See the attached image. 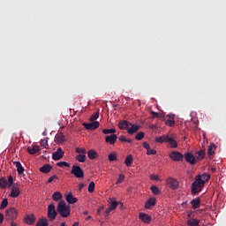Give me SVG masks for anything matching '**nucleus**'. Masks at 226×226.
Segmentation results:
<instances>
[{"instance_id": "7ed1b4c3", "label": "nucleus", "mask_w": 226, "mask_h": 226, "mask_svg": "<svg viewBox=\"0 0 226 226\" xmlns=\"http://www.w3.org/2000/svg\"><path fill=\"white\" fill-rule=\"evenodd\" d=\"M204 182L200 178L196 177L194 182L192 185V195H196V193H199V192H200V190L204 188Z\"/></svg>"}, {"instance_id": "58836bf2", "label": "nucleus", "mask_w": 226, "mask_h": 226, "mask_svg": "<svg viewBox=\"0 0 226 226\" xmlns=\"http://www.w3.org/2000/svg\"><path fill=\"white\" fill-rule=\"evenodd\" d=\"M6 186H8V180H6L4 177L0 178V187L6 188Z\"/></svg>"}, {"instance_id": "4c0bfd02", "label": "nucleus", "mask_w": 226, "mask_h": 226, "mask_svg": "<svg viewBox=\"0 0 226 226\" xmlns=\"http://www.w3.org/2000/svg\"><path fill=\"white\" fill-rule=\"evenodd\" d=\"M165 124L167 126H174L176 124V121L174 120V117H170L169 119L166 120Z\"/></svg>"}, {"instance_id": "f8f14e48", "label": "nucleus", "mask_w": 226, "mask_h": 226, "mask_svg": "<svg viewBox=\"0 0 226 226\" xmlns=\"http://www.w3.org/2000/svg\"><path fill=\"white\" fill-rule=\"evenodd\" d=\"M64 156V151H63L62 147H59L56 149V152L53 153L52 154V159L55 161L61 160Z\"/></svg>"}, {"instance_id": "4be33fe9", "label": "nucleus", "mask_w": 226, "mask_h": 226, "mask_svg": "<svg viewBox=\"0 0 226 226\" xmlns=\"http://www.w3.org/2000/svg\"><path fill=\"white\" fill-rule=\"evenodd\" d=\"M27 153H29V154H36V153H40V146L35 145L34 147H28Z\"/></svg>"}, {"instance_id": "052dcab7", "label": "nucleus", "mask_w": 226, "mask_h": 226, "mask_svg": "<svg viewBox=\"0 0 226 226\" xmlns=\"http://www.w3.org/2000/svg\"><path fill=\"white\" fill-rule=\"evenodd\" d=\"M83 215H89V212L84 211V212H83Z\"/></svg>"}, {"instance_id": "7c9ffc66", "label": "nucleus", "mask_w": 226, "mask_h": 226, "mask_svg": "<svg viewBox=\"0 0 226 226\" xmlns=\"http://www.w3.org/2000/svg\"><path fill=\"white\" fill-rule=\"evenodd\" d=\"M124 163L126 167H132V163H133V156L132 154L127 155Z\"/></svg>"}, {"instance_id": "13d9d810", "label": "nucleus", "mask_w": 226, "mask_h": 226, "mask_svg": "<svg viewBox=\"0 0 226 226\" xmlns=\"http://www.w3.org/2000/svg\"><path fill=\"white\" fill-rule=\"evenodd\" d=\"M85 185L84 184H79V191L80 192L82 188H84Z\"/></svg>"}, {"instance_id": "393cba45", "label": "nucleus", "mask_w": 226, "mask_h": 226, "mask_svg": "<svg viewBox=\"0 0 226 226\" xmlns=\"http://www.w3.org/2000/svg\"><path fill=\"white\" fill-rule=\"evenodd\" d=\"M65 200L68 204H75L77 202V198L73 197V194L72 192L65 196Z\"/></svg>"}, {"instance_id": "9d476101", "label": "nucleus", "mask_w": 226, "mask_h": 226, "mask_svg": "<svg viewBox=\"0 0 226 226\" xmlns=\"http://www.w3.org/2000/svg\"><path fill=\"white\" fill-rule=\"evenodd\" d=\"M83 126L86 128V130H96L100 126V122L94 121L92 123H84Z\"/></svg>"}, {"instance_id": "6ab92c4d", "label": "nucleus", "mask_w": 226, "mask_h": 226, "mask_svg": "<svg viewBox=\"0 0 226 226\" xmlns=\"http://www.w3.org/2000/svg\"><path fill=\"white\" fill-rule=\"evenodd\" d=\"M138 130H140V126L131 124V126L127 129V133H129V135H133V133H137Z\"/></svg>"}, {"instance_id": "864d4df0", "label": "nucleus", "mask_w": 226, "mask_h": 226, "mask_svg": "<svg viewBox=\"0 0 226 226\" xmlns=\"http://www.w3.org/2000/svg\"><path fill=\"white\" fill-rule=\"evenodd\" d=\"M150 113L152 114V118L153 119H156V117H158V113L157 112L151 111Z\"/></svg>"}, {"instance_id": "4468645a", "label": "nucleus", "mask_w": 226, "mask_h": 226, "mask_svg": "<svg viewBox=\"0 0 226 226\" xmlns=\"http://www.w3.org/2000/svg\"><path fill=\"white\" fill-rule=\"evenodd\" d=\"M117 126L120 130H128L132 126V123L127 120H121Z\"/></svg>"}, {"instance_id": "de8ad7c7", "label": "nucleus", "mask_w": 226, "mask_h": 226, "mask_svg": "<svg viewBox=\"0 0 226 226\" xmlns=\"http://www.w3.org/2000/svg\"><path fill=\"white\" fill-rule=\"evenodd\" d=\"M124 181V176L123 174L118 175V179L117 181V185H120V183Z\"/></svg>"}, {"instance_id": "39448f33", "label": "nucleus", "mask_w": 226, "mask_h": 226, "mask_svg": "<svg viewBox=\"0 0 226 226\" xmlns=\"http://www.w3.org/2000/svg\"><path fill=\"white\" fill-rule=\"evenodd\" d=\"M57 210H56V206L54 204H49L48 206V218L49 222H54L56 216H57Z\"/></svg>"}, {"instance_id": "0e129e2a", "label": "nucleus", "mask_w": 226, "mask_h": 226, "mask_svg": "<svg viewBox=\"0 0 226 226\" xmlns=\"http://www.w3.org/2000/svg\"><path fill=\"white\" fill-rule=\"evenodd\" d=\"M72 226H79V222H74Z\"/></svg>"}, {"instance_id": "2eb2a0df", "label": "nucleus", "mask_w": 226, "mask_h": 226, "mask_svg": "<svg viewBox=\"0 0 226 226\" xmlns=\"http://www.w3.org/2000/svg\"><path fill=\"white\" fill-rule=\"evenodd\" d=\"M139 220H141V222H143V223H147L149 224L151 223V215L146 214V213H140L139 214Z\"/></svg>"}, {"instance_id": "f257e3e1", "label": "nucleus", "mask_w": 226, "mask_h": 226, "mask_svg": "<svg viewBox=\"0 0 226 226\" xmlns=\"http://www.w3.org/2000/svg\"><path fill=\"white\" fill-rule=\"evenodd\" d=\"M56 212L62 218H68L72 213V207L70 205H66V201L60 200L56 207Z\"/></svg>"}, {"instance_id": "338daca9", "label": "nucleus", "mask_w": 226, "mask_h": 226, "mask_svg": "<svg viewBox=\"0 0 226 226\" xmlns=\"http://www.w3.org/2000/svg\"><path fill=\"white\" fill-rule=\"evenodd\" d=\"M60 226H66V223L62 222V223L60 224Z\"/></svg>"}, {"instance_id": "72a5a7b5", "label": "nucleus", "mask_w": 226, "mask_h": 226, "mask_svg": "<svg viewBox=\"0 0 226 226\" xmlns=\"http://www.w3.org/2000/svg\"><path fill=\"white\" fill-rule=\"evenodd\" d=\"M168 138H169V136H167V135L160 136L155 139V142H157L158 144H163V142H167Z\"/></svg>"}, {"instance_id": "bb28decb", "label": "nucleus", "mask_w": 226, "mask_h": 226, "mask_svg": "<svg viewBox=\"0 0 226 226\" xmlns=\"http://www.w3.org/2000/svg\"><path fill=\"white\" fill-rule=\"evenodd\" d=\"M87 156L90 160H96V158H98V153L92 149L87 152Z\"/></svg>"}, {"instance_id": "79ce46f5", "label": "nucleus", "mask_w": 226, "mask_h": 226, "mask_svg": "<svg viewBox=\"0 0 226 226\" xmlns=\"http://www.w3.org/2000/svg\"><path fill=\"white\" fill-rule=\"evenodd\" d=\"M144 132H138L135 136V139L136 140H142L143 138H144Z\"/></svg>"}, {"instance_id": "f704fd0d", "label": "nucleus", "mask_w": 226, "mask_h": 226, "mask_svg": "<svg viewBox=\"0 0 226 226\" xmlns=\"http://www.w3.org/2000/svg\"><path fill=\"white\" fill-rule=\"evenodd\" d=\"M108 159L109 162H116L117 161V154L116 152H113L108 155Z\"/></svg>"}, {"instance_id": "f03ea898", "label": "nucleus", "mask_w": 226, "mask_h": 226, "mask_svg": "<svg viewBox=\"0 0 226 226\" xmlns=\"http://www.w3.org/2000/svg\"><path fill=\"white\" fill-rule=\"evenodd\" d=\"M109 207L106 208L105 212H104V216H109V213L114 211V209H116V207H117V206H121L123 207V203L121 202H117V200H116V198H109Z\"/></svg>"}, {"instance_id": "aec40b11", "label": "nucleus", "mask_w": 226, "mask_h": 226, "mask_svg": "<svg viewBox=\"0 0 226 226\" xmlns=\"http://www.w3.org/2000/svg\"><path fill=\"white\" fill-rule=\"evenodd\" d=\"M196 177L200 179L204 185H206V183H207V181L211 179V176L207 173H203L202 175H197Z\"/></svg>"}, {"instance_id": "ddd939ff", "label": "nucleus", "mask_w": 226, "mask_h": 226, "mask_svg": "<svg viewBox=\"0 0 226 226\" xmlns=\"http://www.w3.org/2000/svg\"><path fill=\"white\" fill-rule=\"evenodd\" d=\"M117 141V135L116 134H110L105 137V142L107 144H110V146H114Z\"/></svg>"}, {"instance_id": "6e6552de", "label": "nucleus", "mask_w": 226, "mask_h": 226, "mask_svg": "<svg viewBox=\"0 0 226 226\" xmlns=\"http://www.w3.org/2000/svg\"><path fill=\"white\" fill-rule=\"evenodd\" d=\"M184 158L187 163H190V165H196L197 163V159L195 158V155L190 152H186L184 154Z\"/></svg>"}, {"instance_id": "8fccbe9b", "label": "nucleus", "mask_w": 226, "mask_h": 226, "mask_svg": "<svg viewBox=\"0 0 226 226\" xmlns=\"http://www.w3.org/2000/svg\"><path fill=\"white\" fill-rule=\"evenodd\" d=\"M58 179L57 175H53L48 179V183H52V181Z\"/></svg>"}, {"instance_id": "603ef678", "label": "nucleus", "mask_w": 226, "mask_h": 226, "mask_svg": "<svg viewBox=\"0 0 226 226\" xmlns=\"http://www.w3.org/2000/svg\"><path fill=\"white\" fill-rule=\"evenodd\" d=\"M150 179H152L154 181H158V179H159L158 175H151Z\"/></svg>"}, {"instance_id": "f3484780", "label": "nucleus", "mask_w": 226, "mask_h": 226, "mask_svg": "<svg viewBox=\"0 0 226 226\" xmlns=\"http://www.w3.org/2000/svg\"><path fill=\"white\" fill-rule=\"evenodd\" d=\"M142 146L144 149H147V154L148 155L156 154V150L151 149V146H149V143H147V141H144L142 143Z\"/></svg>"}, {"instance_id": "4d7b16f0", "label": "nucleus", "mask_w": 226, "mask_h": 226, "mask_svg": "<svg viewBox=\"0 0 226 226\" xmlns=\"http://www.w3.org/2000/svg\"><path fill=\"white\" fill-rule=\"evenodd\" d=\"M4 222V215L0 214V223H3Z\"/></svg>"}, {"instance_id": "09e8293b", "label": "nucleus", "mask_w": 226, "mask_h": 226, "mask_svg": "<svg viewBox=\"0 0 226 226\" xmlns=\"http://www.w3.org/2000/svg\"><path fill=\"white\" fill-rule=\"evenodd\" d=\"M41 146L42 147H47V146H49V141L47 139H41Z\"/></svg>"}, {"instance_id": "c9c22d12", "label": "nucleus", "mask_w": 226, "mask_h": 226, "mask_svg": "<svg viewBox=\"0 0 226 226\" xmlns=\"http://www.w3.org/2000/svg\"><path fill=\"white\" fill-rule=\"evenodd\" d=\"M75 160L79 162V163H84V162H86V155L79 154L76 155Z\"/></svg>"}, {"instance_id": "c756f323", "label": "nucleus", "mask_w": 226, "mask_h": 226, "mask_svg": "<svg viewBox=\"0 0 226 226\" xmlns=\"http://www.w3.org/2000/svg\"><path fill=\"white\" fill-rule=\"evenodd\" d=\"M55 139H56V142H59L60 144H63V142H64V140H66V137L63 133L56 134Z\"/></svg>"}, {"instance_id": "a211bd4d", "label": "nucleus", "mask_w": 226, "mask_h": 226, "mask_svg": "<svg viewBox=\"0 0 226 226\" xmlns=\"http://www.w3.org/2000/svg\"><path fill=\"white\" fill-rule=\"evenodd\" d=\"M205 156H206V151L204 150L198 151L194 155L196 159V163H199V162L202 161V159L205 158Z\"/></svg>"}, {"instance_id": "9b49d317", "label": "nucleus", "mask_w": 226, "mask_h": 226, "mask_svg": "<svg viewBox=\"0 0 226 226\" xmlns=\"http://www.w3.org/2000/svg\"><path fill=\"white\" fill-rule=\"evenodd\" d=\"M20 195V189L19 188V185L13 184L11 191L10 196L13 199H17Z\"/></svg>"}, {"instance_id": "423d86ee", "label": "nucleus", "mask_w": 226, "mask_h": 226, "mask_svg": "<svg viewBox=\"0 0 226 226\" xmlns=\"http://www.w3.org/2000/svg\"><path fill=\"white\" fill-rule=\"evenodd\" d=\"M71 174H73L78 179H82L84 177V170L80 166L73 165L71 170Z\"/></svg>"}, {"instance_id": "680f3d73", "label": "nucleus", "mask_w": 226, "mask_h": 226, "mask_svg": "<svg viewBox=\"0 0 226 226\" xmlns=\"http://www.w3.org/2000/svg\"><path fill=\"white\" fill-rule=\"evenodd\" d=\"M11 226H17V223L11 222Z\"/></svg>"}, {"instance_id": "0eeeda50", "label": "nucleus", "mask_w": 226, "mask_h": 226, "mask_svg": "<svg viewBox=\"0 0 226 226\" xmlns=\"http://www.w3.org/2000/svg\"><path fill=\"white\" fill-rule=\"evenodd\" d=\"M170 158L173 161V162H183V159L185 158V156L183 155V154L177 152V151H172L170 154H169Z\"/></svg>"}, {"instance_id": "37998d69", "label": "nucleus", "mask_w": 226, "mask_h": 226, "mask_svg": "<svg viewBox=\"0 0 226 226\" xmlns=\"http://www.w3.org/2000/svg\"><path fill=\"white\" fill-rule=\"evenodd\" d=\"M98 117H100V114L98 112H95L90 117V121L94 122L96 121V119H98Z\"/></svg>"}, {"instance_id": "dca6fc26", "label": "nucleus", "mask_w": 226, "mask_h": 226, "mask_svg": "<svg viewBox=\"0 0 226 226\" xmlns=\"http://www.w3.org/2000/svg\"><path fill=\"white\" fill-rule=\"evenodd\" d=\"M156 206V198H150L145 203V209H151Z\"/></svg>"}, {"instance_id": "6e6d98bb", "label": "nucleus", "mask_w": 226, "mask_h": 226, "mask_svg": "<svg viewBox=\"0 0 226 226\" xmlns=\"http://www.w3.org/2000/svg\"><path fill=\"white\" fill-rule=\"evenodd\" d=\"M159 119H164L165 118V115L163 113H158V117Z\"/></svg>"}, {"instance_id": "a19ab883", "label": "nucleus", "mask_w": 226, "mask_h": 226, "mask_svg": "<svg viewBox=\"0 0 226 226\" xmlns=\"http://www.w3.org/2000/svg\"><path fill=\"white\" fill-rule=\"evenodd\" d=\"M6 207H8V199H4L2 200L0 209H6Z\"/></svg>"}, {"instance_id": "e2e57ef3", "label": "nucleus", "mask_w": 226, "mask_h": 226, "mask_svg": "<svg viewBox=\"0 0 226 226\" xmlns=\"http://www.w3.org/2000/svg\"><path fill=\"white\" fill-rule=\"evenodd\" d=\"M86 220H87V221L91 220V215L87 216V217L86 218Z\"/></svg>"}, {"instance_id": "2f4dec72", "label": "nucleus", "mask_w": 226, "mask_h": 226, "mask_svg": "<svg viewBox=\"0 0 226 226\" xmlns=\"http://www.w3.org/2000/svg\"><path fill=\"white\" fill-rule=\"evenodd\" d=\"M52 199L53 200H55V202H57L58 200H61V199H63V194L60 192H56L53 193Z\"/></svg>"}, {"instance_id": "bf43d9fd", "label": "nucleus", "mask_w": 226, "mask_h": 226, "mask_svg": "<svg viewBox=\"0 0 226 226\" xmlns=\"http://www.w3.org/2000/svg\"><path fill=\"white\" fill-rule=\"evenodd\" d=\"M125 142H127L128 144H132V139H126Z\"/></svg>"}, {"instance_id": "ea45409f", "label": "nucleus", "mask_w": 226, "mask_h": 226, "mask_svg": "<svg viewBox=\"0 0 226 226\" xmlns=\"http://www.w3.org/2000/svg\"><path fill=\"white\" fill-rule=\"evenodd\" d=\"M102 133H104V135H109L112 133H116V129H103Z\"/></svg>"}, {"instance_id": "a878e982", "label": "nucleus", "mask_w": 226, "mask_h": 226, "mask_svg": "<svg viewBox=\"0 0 226 226\" xmlns=\"http://www.w3.org/2000/svg\"><path fill=\"white\" fill-rule=\"evenodd\" d=\"M166 142L170 144V147L171 148H176L177 147V141L174 139L173 138H170L168 136V139H166Z\"/></svg>"}, {"instance_id": "412c9836", "label": "nucleus", "mask_w": 226, "mask_h": 226, "mask_svg": "<svg viewBox=\"0 0 226 226\" xmlns=\"http://www.w3.org/2000/svg\"><path fill=\"white\" fill-rule=\"evenodd\" d=\"M191 206L193 209H199L200 207V198H195L191 200Z\"/></svg>"}, {"instance_id": "1a4fd4ad", "label": "nucleus", "mask_w": 226, "mask_h": 226, "mask_svg": "<svg viewBox=\"0 0 226 226\" xmlns=\"http://www.w3.org/2000/svg\"><path fill=\"white\" fill-rule=\"evenodd\" d=\"M167 185L171 190H177V188H179V182L176 178H168Z\"/></svg>"}, {"instance_id": "5fc2aeb1", "label": "nucleus", "mask_w": 226, "mask_h": 226, "mask_svg": "<svg viewBox=\"0 0 226 226\" xmlns=\"http://www.w3.org/2000/svg\"><path fill=\"white\" fill-rule=\"evenodd\" d=\"M118 140H120V142H126V138L124 136H120Z\"/></svg>"}, {"instance_id": "473e14b6", "label": "nucleus", "mask_w": 226, "mask_h": 226, "mask_svg": "<svg viewBox=\"0 0 226 226\" xmlns=\"http://www.w3.org/2000/svg\"><path fill=\"white\" fill-rule=\"evenodd\" d=\"M199 223H200L199 219H189L187 221V225L189 226H199Z\"/></svg>"}, {"instance_id": "a18cd8bd", "label": "nucleus", "mask_w": 226, "mask_h": 226, "mask_svg": "<svg viewBox=\"0 0 226 226\" xmlns=\"http://www.w3.org/2000/svg\"><path fill=\"white\" fill-rule=\"evenodd\" d=\"M89 193H93L94 192V182H91L88 185Z\"/></svg>"}, {"instance_id": "3c124183", "label": "nucleus", "mask_w": 226, "mask_h": 226, "mask_svg": "<svg viewBox=\"0 0 226 226\" xmlns=\"http://www.w3.org/2000/svg\"><path fill=\"white\" fill-rule=\"evenodd\" d=\"M8 183H9V186H11V185H13V177L12 176H9Z\"/></svg>"}, {"instance_id": "c03bdc74", "label": "nucleus", "mask_w": 226, "mask_h": 226, "mask_svg": "<svg viewBox=\"0 0 226 226\" xmlns=\"http://www.w3.org/2000/svg\"><path fill=\"white\" fill-rule=\"evenodd\" d=\"M57 167H70V163L66 162H60L56 163Z\"/></svg>"}, {"instance_id": "cd10ccee", "label": "nucleus", "mask_w": 226, "mask_h": 226, "mask_svg": "<svg viewBox=\"0 0 226 226\" xmlns=\"http://www.w3.org/2000/svg\"><path fill=\"white\" fill-rule=\"evenodd\" d=\"M215 151H216V145H215V143H211L207 149L208 156H213L215 154Z\"/></svg>"}, {"instance_id": "5701e85b", "label": "nucleus", "mask_w": 226, "mask_h": 226, "mask_svg": "<svg viewBox=\"0 0 226 226\" xmlns=\"http://www.w3.org/2000/svg\"><path fill=\"white\" fill-rule=\"evenodd\" d=\"M39 170L42 172V174H49V172L52 170V166L50 164H44Z\"/></svg>"}, {"instance_id": "20e7f679", "label": "nucleus", "mask_w": 226, "mask_h": 226, "mask_svg": "<svg viewBox=\"0 0 226 226\" xmlns=\"http://www.w3.org/2000/svg\"><path fill=\"white\" fill-rule=\"evenodd\" d=\"M19 216V210L15 207H10L6 210L5 214V220H17V217Z\"/></svg>"}, {"instance_id": "774afa93", "label": "nucleus", "mask_w": 226, "mask_h": 226, "mask_svg": "<svg viewBox=\"0 0 226 226\" xmlns=\"http://www.w3.org/2000/svg\"><path fill=\"white\" fill-rule=\"evenodd\" d=\"M212 171L215 172V169H212Z\"/></svg>"}, {"instance_id": "b1692460", "label": "nucleus", "mask_w": 226, "mask_h": 226, "mask_svg": "<svg viewBox=\"0 0 226 226\" xmlns=\"http://www.w3.org/2000/svg\"><path fill=\"white\" fill-rule=\"evenodd\" d=\"M12 163L17 167L18 174H24V167H22V163H20V162L14 161Z\"/></svg>"}, {"instance_id": "69168bd1", "label": "nucleus", "mask_w": 226, "mask_h": 226, "mask_svg": "<svg viewBox=\"0 0 226 226\" xmlns=\"http://www.w3.org/2000/svg\"><path fill=\"white\" fill-rule=\"evenodd\" d=\"M100 211H103V207L99 208L98 213H100Z\"/></svg>"}, {"instance_id": "c85d7f7f", "label": "nucleus", "mask_w": 226, "mask_h": 226, "mask_svg": "<svg viewBox=\"0 0 226 226\" xmlns=\"http://www.w3.org/2000/svg\"><path fill=\"white\" fill-rule=\"evenodd\" d=\"M25 222L27 223V225H33V223H34V215H26L25 217Z\"/></svg>"}, {"instance_id": "e433bc0d", "label": "nucleus", "mask_w": 226, "mask_h": 226, "mask_svg": "<svg viewBox=\"0 0 226 226\" xmlns=\"http://www.w3.org/2000/svg\"><path fill=\"white\" fill-rule=\"evenodd\" d=\"M150 190L154 195H160V188L156 185H152Z\"/></svg>"}, {"instance_id": "49530a36", "label": "nucleus", "mask_w": 226, "mask_h": 226, "mask_svg": "<svg viewBox=\"0 0 226 226\" xmlns=\"http://www.w3.org/2000/svg\"><path fill=\"white\" fill-rule=\"evenodd\" d=\"M76 153H79V154L86 155L87 151L84 148L77 147L76 148Z\"/></svg>"}]
</instances>
